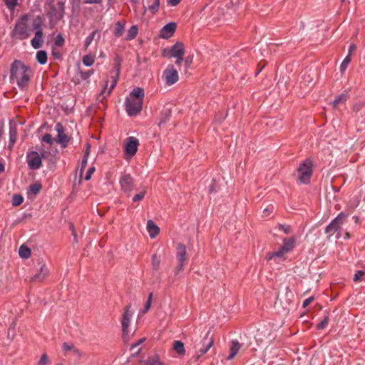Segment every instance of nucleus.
<instances>
[{"mask_svg": "<svg viewBox=\"0 0 365 365\" xmlns=\"http://www.w3.org/2000/svg\"><path fill=\"white\" fill-rule=\"evenodd\" d=\"M10 72L11 81L16 82L21 89H24L28 86L33 76V71L31 68L19 60H16L12 63Z\"/></svg>", "mask_w": 365, "mask_h": 365, "instance_id": "obj_1", "label": "nucleus"}, {"mask_svg": "<svg viewBox=\"0 0 365 365\" xmlns=\"http://www.w3.org/2000/svg\"><path fill=\"white\" fill-rule=\"evenodd\" d=\"M144 91L143 88H135L129 97L126 98L125 108L129 115H135L142 110Z\"/></svg>", "mask_w": 365, "mask_h": 365, "instance_id": "obj_2", "label": "nucleus"}, {"mask_svg": "<svg viewBox=\"0 0 365 365\" xmlns=\"http://www.w3.org/2000/svg\"><path fill=\"white\" fill-rule=\"evenodd\" d=\"M214 339L210 336V331H207L205 336L197 343L195 342L194 348L196 350L195 355L193 358L197 361L202 356L205 354L208 350L213 346Z\"/></svg>", "mask_w": 365, "mask_h": 365, "instance_id": "obj_3", "label": "nucleus"}, {"mask_svg": "<svg viewBox=\"0 0 365 365\" xmlns=\"http://www.w3.org/2000/svg\"><path fill=\"white\" fill-rule=\"evenodd\" d=\"M312 162L309 159L304 161L298 168V180L304 184L309 182L310 177L312 175Z\"/></svg>", "mask_w": 365, "mask_h": 365, "instance_id": "obj_4", "label": "nucleus"}, {"mask_svg": "<svg viewBox=\"0 0 365 365\" xmlns=\"http://www.w3.org/2000/svg\"><path fill=\"white\" fill-rule=\"evenodd\" d=\"M27 19L26 16H22L14 27V36L19 39H26L30 36V31L26 24Z\"/></svg>", "mask_w": 365, "mask_h": 365, "instance_id": "obj_5", "label": "nucleus"}, {"mask_svg": "<svg viewBox=\"0 0 365 365\" xmlns=\"http://www.w3.org/2000/svg\"><path fill=\"white\" fill-rule=\"evenodd\" d=\"M121 190L130 196L134 189V180L130 174H123L119 180Z\"/></svg>", "mask_w": 365, "mask_h": 365, "instance_id": "obj_6", "label": "nucleus"}, {"mask_svg": "<svg viewBox=\"0 0 365 365\" xmlns=\"http://www.w3.org/2000/svg\"><path fill=\"white\" fill-rule=\"evenodd\" d=\"M346 216L344 213H340L335 219H334L329 225L326 227V233L329 234V236L333 235L341 226L344 223Z\"/></svg>", "mask_w": 365, "mask_h": 365, "instance_id": "obj_7", "label": "nucleus"}, {"mask_svg": "<svg viewBox=\"0 0 365 365\" xmlns=\"http://www.w3.org/2000/svg\"><path fill=\"white\" fill-rule=\"evenodd\" d=\"M167 85H173L178 81V73L173 65H169L163 74Z\"/></svg>", "mask_w": 365, "mask_h": 365, "instance_id": "obj_8", "label": "nucleus"}, {"mask_svg": "<svg viewBox=\"0 0 365 365\" xmlns=\"http://www.w3.org/2000/svg\"><path fill=\"white\" fill-rule=\"evenodd\" d=\"M176 257L178 262V264L177 267V272L182 271L185 266V262L187 260L186 255V247L184 245L179 243L176 247Z\"/></svg>", "mask_w": 365, "mask_h": 365, "instance_id": "obj_9", "label": "nucleus"}, {"mask_svg": "<svg viewBox=\"0 0 365 365\" xmlns=\"http://www.w3.org/2000/svg\"><path fill=\"white\" fill-rule=\"evenodd\" d=\"M65 3L59 1L56 6H49L48 15L51 21H57L62 18L64 13Z\"/></svg>", "mask_w": 365, "mask_h": 365, "instance_id": "obj_10", "label": "nucleus"}, {"mask_svg": "<svg viewBox=\"0 0 365 365\" xmlns=\"http://www.w3.org/2000/svg\"><path fill=\"white\" fill-rule=\"evenodd\" d=\"M55 130L57 132V138L56 141L63 147H66L68 143V138L65 133V128L61 123H56Z\"/></svg>", "mask_w": 365, "mask_h": 365, "instance_id": "obj_11", "label": "nucleus"}, {"mask_svg": "<svg viewBox=\"0 0 365 365\" xmlns=\"http://www.w3.org/2000/svg\"><path fill=\"white\" fill-rule=\"evenodd\" d=\"M27 162L31 169L37 170L41 165V157L37 152L32 151L27 155Z\"/></svg>", "mask_w": 365, "mask_h": 365, "instance_id": "obj_12", "label": "nucleus"}, {"mask_svg": "<svg viewBox=\"0 0 365 365\" xmlns=\"http://www.w3.org/2000/svg\"><path fill=\"white\" fill-rule=\"evenodd\" d=\"M127 140V143L125 146V152L126 154L132 157L136 153L138 150V146L139 144L138 140L134 137H129L128 138Z\"/></svg>", "mask_w": 365, "mask_h": 365, "instance_id": "obj_13", "label": "nucleus"}, {"mask_svg": "<svg viewBox=\"0 0 365 365\" xmlns=\"http://www.w3.org/2000/svg\"><path fill=\"white\" fill-rule=\"evenodd\" d=\"M175 30H176V24L173 23V22L169 23L162 28V29L160 30V36L162 38H165V39L169 38L170 37H171L173 35Z\"/></svg>", "mask_w": 365, "mask_h": 365, "instance_id": "obj_14", "label": "nucleus"}, {"mask_svg": "<svg viewBox=\"0 0 365 365\" xmlns=\"http://www.w3.org/2000/svg\"><path fill=\"white\" fill-rule=\"evenodd\" d=\"M130 306L128 305L125 307V311L123 314L122 318V329L123 334H126L128 332V327L130 322V319L132 317L131 313L129 311Z\"/></svg>", "mask_w": 365, "mask_h": 365, "instance_id": "obj_15", "label": "nucleus"}, {"mask_svg": "<svg viewBox=\"0 0 365 365\" xmlns=\"http://www.w3.org/2000/svg\"><path fill=\"white\" fill-rule=\"evenodd\" d=\"M170 53L172 57L183 56L185 53L184 44L181 42H177L172 46Z\"/></svg>", "mask_w": 365, "mask_h": 365, "instance_id": "obj_16", "label": "nucleus"}, {"mask_svg": "<svg viewBox=\"0 0 365 365\" xmlns=\"http://www.w3.org/2000/svg\"><path fill=\"white\" fill-rule=\"evenodd\" d=\"M43 38V32L41 30L36 31L35 32V36L31 39V46L35 48L38 49L41 47Z\"/></svg>", "mask_w": 365, "mask_h": 365, "instance_id": "obj_17", "label": "nucleus"}, {"mask_svg": "<svg viewBox=\"0 0 365 365\" xmlns=\"http://www.w3.org/2000/svg\"><path fill=\"white\" fill-rule=\"evenodd\" d=\"M48 270L45 264H41L38 272L31 278L33 281H42L47 276Z\"/></svg>", "mask_w": 365, "mask_h": 365, "instance_id": "obj_18", "label": "nucleus"}, {"mask_svg": "<svg viewBox=\"0 0 365 365\" xmlns=\"http://www.w3.org/2000/svg\"><path fill=\"white\" fill-rule=\"evenodd\" d=\"M348 99V93L347 92H344L343 93L340 94L339 96H338L335 99L334 101H333L331 103V105L332 106V107L336 109L339 106L344 104Z\"/></svg>", "mask_w": 365, "mask_h": 365, "instance_id": "obj_19", "label": "nucleus"}, {"mask_svg": "<svg viewBox=\"0 0 365 365\" xmlns=\"http://www.w3.org/2000/svg\"><path fill=\"white\" fill-rule=\"evenodd\" d=\"M295 237L284 238L283 240V245L282 249L286 252H289L294 247L295 245Z\"/></svg>", "mask_w": 365, "mask_h": 365, "instance_id": "obj_20", "label": "nucleus"}, {"mask_svg": "<svg viewBox=\"0 0 365 365\" xmlns=\"http://www.w3.org/2000/svg\"><path fill=\"white\" fill-rule=\"evenodd\" d=\"M147 230L151 238L155 237L160 232L159 227L150 220L147 222Z\"/></svg>", "mask_w": 365, "mask_h": 365, "instance_id": "obj_21", "label": "nucleus"}, {"mask_svg": "<svg viewBox=\"0 0 365 365\" xmlns=\"http://www.w3.org/2000/svg\"><path fill=\"white\" fill-rule=\"evenodd\" d=\"M241 348V344L237 340L232 341V345L230 348V354L227 356L228 360L232 359Z\"/></svg>", "mask_w": 365, "mask_h": 365, "instance_id": "obj_22", "label": "nucleus"}, {"mask_svg": "<svg viewBox=\"0 0 365 365\" xmlns=\"http://www.w3.org/2000/svg\"><path fill=\"white\" fill-rule=\"evenodd\" d=\"M173 349L180 356H183L185 353L184 344L180 341L175 340L173 341Z\"/></svg>", "mask_w": 365, "mask_h": 365, "instance_id": "obj_23", "label": "nucleus"}, {"mask_svg": "<svg viewBox=\"0 0 365 365\" xmlns=\"http://www.w3.org/2000/svg\"><path fill=\"white\" fill-rule=\"evenodd\" d=\"M70 356L73 358L75 364H77L82 356V353L78 349L70 346Z\"/></svg>", "mask_w": 365, "mask_h": 365, "instance_id": "obj_24", "label": "nucleus"}, {"mask_svg": "<svg viewBox=\"0 0 365 365\" xmlns=\"http://www.w3.org/2000/svg\"><path fill=\"white\" fill-rule=\"evenodd\" d=\"M31 250L26 245H22L19 250V254L21 258L28 259L31 256Z\"/></svg>", "mask_w": 365, "mask_h": 365, "instance_id": "obj_25", "label": "nucleus"}, {"mask_svg": "<svg viewBox=\"0 0 365 365\" xmlns=\"http://www.w3.org/2000/svg\"><path fill=\"white\" fill-rule=\"evenodd\" d=\"M115 76L112 77L113 78V82L110 85V87L109 88V91L108 92V95H109L112 90L115 88L116 83H117V81H118V76H119V73H120V64L119 63H116V66H115Z\"/></svg>", "mask_w": 365, "mask_h": 365, "instance_id": "obj_26", "label": "nucleus"}, {"mask_svg": "<svg viewBox=\"0 0 365 365\" xmlns=\"http://www.w3.org/2000/svg\"><path fill=\"white\" fill-rule=\"evenodd\" d=\"M16 320H14L10 325L8 329L7 338L10 340H14L16 336Z\"/></svg>", "mask_w": 365, "mask_h": 365, "instance_id": "obj_27", "label": "nucleus"}, {"mask_svg": "<svg viewBox=\"0 0 365 365\" xmlns=\"http://www.w3.org/2000/svg\"><path fill=\"white\" fill-rule=\"evenodd\" d=\"M36 59L40 64H45L47 61V53L46 51L41 50L36 53Z\"/></svg>", "mask_w": 365, "mask_h": 365, "instance_id": "obj_28", "label": "nucleus"}, {"mask_svg": "<svg viewBox=\"0 0 365 365\" xmlns=\"http://www.w3.org/2000/svg\"><path fill=\"white\" fill-rule=\"evenodd\" d=\"M16 129L15 127L11 126L9 130V140H10V145L9 147L11 148V146L14 145V143L16 142Z\"/></svg>", "mask_w": 365, "mask_h": 365, "instance_id": "obj_29", "label": "nucleus"}, {"mask_svg": "<svg viewBox=\"0 0 365 365\" xmlns=\"http://www.w3.org/2000/svg\"><path fill=\"white\" fill-rule=\"evenodd\" d=\"M125 29V24L118 21L115 26V35L118 37L121 36Z\"/></svg>", "mask_w": 365, "mask_h": 365, "instance_id": "obj_30", "label": "nucleus"}, {"mask_svg": "<svg viewBox=\"0 0 365 365\" xmlns=\"http://www.w3.org/2000/svg\"><path fill=\"white\" fill-rule=\"evenodd\" d=\"M171 115V111L169 109H166L163 111V113L161 115L159 125H161L163 123H165L166 121L170 118Z\"/></svg>", "mask_w": 365, "mask_h": 365, "instance_id": "obj_31", "label": "nucleus"}, {"mask_svg": "<svg viewBox=\"0 0 365 365\" xmlns=\"http://www.w3.org/2000/svg\"><path fill=\"white\" fill-rule=\"evenodd\" d=\"M41 188V185L39 183H34L29 187V192L32 193L34 195H37Z\"/></svg>", "mask_w": 365, "mask_h": 365, "instance_id": "obj_32", "label": "nucleus"}, {"mask_svg": "<svg viewBox=\"0 0 365 365\" xmlns=\"http://www.w3.org/2000/svg\"><path fill=\"white\" fill-rule=\"evenodd\" d=\"M138 34V27L136 26H132L128 31L127 39H133Z\"/></svg>", "mask_w": 365, "mask_h": 365, "instance_id": "obj_33", "label": "nucleus"}, {"mask_svg": "<svg viewBox=\"0 0 365 365\" xmlns=\"http://www.w3.org/2000/svg\"><path fill=\"white\" fill-rule=\"evenodd\" d=\"M94 58L95 57L93 55H86L83 57V63L86 66H90L93 63Z\"/></svg>", "mask_w": 365, "mask_h": 365, "instance_id": "obj_34", "label": "nucleus"}, {"mask_svg": "<svg viewBox=\"0 0 365 365\" xmlns=\"http://www.w3.org/2000/svg\"><path fill=\"white\" fill-rule=\"evenodd\" d=\"M146 192H147L146 189L145 187H143L139 193L135 195L133 197V199H132L133 202H137L142 200L144 198Z\"/></svg>", "mask_w": 365, "mask_h": 365, "instance_id": "obj_35", "label": "nucleus"}, {"mask_svg": "<svg viewBox=\"0 0 365 365\" xmlns=\"http://www.w3.org/2000/svg\"><path fill=\"white\" fill-rule=\"evenodd\" d=\"M351 57L350 55H347V56L342 61L341 66H340V71L341 73H344L345 70L346 69L349 63L351 62Z\"/></svg>", "mask_w": 365, "mask_h": 365, "instance_id": "obj_36", "label": "nucleus"}, {"mask_svg": "<svg viewBox=\"0 0 365 365\" xmlns=\"http://www.w3.org/2000/svg\"><path fill=\"white\" fill-rule=\"evenodd\" d=\"M24 201V198L20 195H14L12 198V205L14 206L20 205Z\"/></svg>", "mask_w": 365, "mask_h": 365, "instance_id": "obj_37", "label": "nucleus"}, {"mask_svg": "<svg viewBox=\"0 0 365 365\" xmlns=\"http://www.w3.org/2000/svg\"><path fill=\"white\" fill-rule=\"evenodd\" d=\"M329 322V318L328 316H325L323 320H322L317 325V329H324L328 324Z\"/></svg>", "mask_w": 365, "mask_h": 365, "instance_id": "obj_38", "label": "nucleus"}, {"mask_svg": "<svg viewBox=\"0 0 365 365\" xmlns=\"http://www.w3.org/2000/svg\"><path fill=\"white\" fill-rule=\"evenodd\" d=\"M160 263V257L157 256V255H153L152 256V264L154 269H158Z\"/></svg>", "mask_w": 365, "mask_h": 365, "instance_id": "obj_39", "label": "nucleus"}, {"mask_svg": "<svg viewBox=\"0 0 365 365\" xmlns=\"http://www.w3.org/2000/svg\"><path fill=\"white\" fill-rule=\"evenodd\" d=\"M87 165V157L85 155L81 161L80 167L78 168L77 171L79 172L80 177L82 176L83 172Z\"/></svg>", "mask_w": 365, "mask_h": 365, "instance_id": "obj_40", "label": "nucleus"}, {"mask_svg": "<svg viewBox=\"0 0 365 365\" xmlns=\"http://www.w3.org/2000/svg\"><path fill=\"white\" fill-rule=\"evenodd\" d=\"M159 6H160V0H155L153 4L149 6V10L153 14H155L158 11Z\"/></svg>", "mask_w": 365, "mask_h": 365, "instance_id": "obj_41", "label": "nucleus"}, {"mask_svg": "<svg viewBox=\"0 0 365 365\" xmlns=\"http://www.w3.org/2000/svg\"><path fill=\"white\" fill-rule=\"evenodd\" d=\"M96 34V31H93L86 38L85 41V48H87L91 43H92L95 36Z\"/></svg>", "mask_w": 365, "mask_h": 365, "instance_id": "obj_42", "label": "nucleus"}, {"mask_svg": "<svg viewBox=\"0 0 365 365\" xmlns=\"http://www.w3.org/2000/svg\"><path fill=\"white\" fill-rule=\"evenodd\" d=\"M146 365H163L158 358L152 357L148 359Z\"/></svg>", "mask_w": 365, "mask_h": 365, "instance_id": "obj_43", "label": "nucleus"}, {"mask_svg": "<svg viewBox=\"0 0 365 365\" xmlns=\"http://www.w3.org/2000/svg\"><path fill=\"white\" fill-rule=\"evenodd\" d=\"M153 293H150L149 296H148V300L145 304V307H144V309L143 311V313H145L147 312L150 308V305H151V303H152V300H153Z\"/></svg>", "mask_w": 365, "mask_h": 365, "instance_id": "obj_44", "label": "nucleus"}, {"mask_svg": "<svg viewBox=\"0 0 365 365\" xmlns=\"http://www.w3.org/2000/svg\"><path fill=\"white\" fill-rule=\"evenodd\" d=\"M49 362L50 360L48 359V356L46 354H43L40 358L38 362V365H47L49 364Z\"/></svg>", "mask_w": 365, "mask_h": 365, "instance_id": "obj_45", "label": "nucleus"}, {"mask_svg": "<svg viewBox=\"0 0 365 365\" xmlns=\"http://www.w3.org/2000/svg\"><path fill=\"white\" fill-rule=\"evenodd\" d=\"M365 272L362 270L358 271L354 276L353 280L356 282H359L364 276Z\"/></svg>", "mask_w": 365, "mask_h": 365, "instance_id": "obj_46", "label": "nucleus"}, {"mask_svg": "<svg viewBox=\"0 0 365 365\" xmlns=\"http://www.w3.org/2000/svg\"><path fill=\"white\" fill-rule=\"evenodd\" d=\"M81 0H73V12H78L80 9Z\"/></svg>", "mask_w": 365, "mask_h": 365, "instance_id": "obj_47", "label": "nucleus"}, {"mask_svg": "<svg viewBox=\"0 0 365 365\" xmlns=\"http://www.w3.org/2000/svg\"><path fill=\"white\" fill-rule=\"evenodd\" d=\"M275 258L284 259V255L287 254L282 248L278 251L273 252Z\"/></svg>", "mask_w": 365, "mask_h": 365, "instance_id": "obj_48", "label": "nucleus"}, {"mask_svg": "<svg viewBox=\"0 0 365 365\" xmlns=\"http://www.w3.org/2000/svg\"><path fill=\"white\" fill-rule=\"evenodd\" d=\"M4 1L7 7L10 9H13L17 4V0H4Z\"/></svg>", "mask_w": 365, "mask_h": 365, "instance_id": "obj_49", "label": "nucleus"}, {"mask_svg": "<svg viewBox=\"0 0 365 365\" xmlns=\"http://www.w3.org/2000/svg\"><path fill=\"white\" fill-rule=\"evenodd\" d=\"M42 140L43 142H46L47 143H49V144H52L53 142L54 141V140L53 139L51 135L50 134H46L43 136L42 138Z\"/></svg>", "mask_w": 365, "mask_h": 365, "instance_id": "obj_50", "label": "nucleus"}, {"mask_svg": "<svg viewBox=\"0 0 365 365\" xmlns=\"http://www.w3.org/2000/svg\"><path fill=\"white\" fill-rule=\"evenodd\" d=\"M279 229L282 230L285 234H289L291 232V227L289 225H279Z\"/></svg>", "mask_w": 365, "mask_h": 365, "instance_id": "obj_51", "label": "nucleus"}, {"mask_svg": "<svg viewBox=\"0 0 365 365\" xmlns=\"http://www.w3.org/2000/svg\"><path fill=\"white\" fill-rule=\"evenodd\" d=\"M95 172V168L94 167H91L88 171H87V173L85 176V180H88L91 179V175H93V173Z\"/></svg>", "mask_w": 365, "mask_h": 365, "instance_id": "obj_52", "label": "nucleus"}, {"mask_svg": "<svg viewBox=\"0 0 365 365\" xmlns=\"http://www.w3.org/2000/svg\"><path fill=\"white\" fill-rule=\"evenodd\" d=\"M314 299V297H310L306 299L302 304V307L306 308L308 305H309Z\"/></svg>", "mask_w": 365, "mask_h": 365, "instance_id": "obj_53", "label": "nucleus"}, {"mask_svg": "<svg viewBox=\"0 0 365 365\" xmlns=\"http://www.w3.org/2000/svg\"><path fill=\"white\" fill-rule=\"evenodd\" d=\"M33 29L34 30L36 31H38V30H41L42 31V29H41V21H34V24H33Z\"/></svg>", "mask_w": 365, "mask_h": 365, "instance_id": "obj_54", "label": "nucleus"}, {"mask_svg": "<svg viewBox=\"0 0 365 365\" xmlns=\"http://www.w3.org/2000/svg\"><path fill=\"white\" fill-rule=\"evenodd\" d=\"M92 73H93L92 71H88L86 72H81V76L82 79L86 80V79L88 78Z\"/></svg>", "mask_w": 365, "mask_h": 365, "instance_id": "obj_55", "label": "nucleus"}, {"mask_svg": "<svg viewBox=\"0 0 365 365\" xmlns=\"http://www.w3.org/2000/svg\"><path fill=\"white\" fill-rule=\"evenodd\" d=\"M273 210L272 207L264 208L263 210V217H268Z\"/></svg>", "mask_w": 365, "mask_h": 365, "instance_id": "obj_56", "label": "nucleus"}, {"mask_svg": "<svg viewBox=\"0 0 365 365\" xmlns=\"http://www.w3.org/2000/svg\"><path fill=\"white\" fill-rule=\"evenodd\" d=\"M144 339H140V340H138L137 343L133 344L130 346V350L134 351L136 348L138 347L139 345H140L144 341Z\"/></svg>", "mask_w": 365, "mask_h": 365, "instance_id": "obj_57", "label": "nucleus"}, {"mask_svg": "<svg viewBox=\"0 0 365 365\" xmlns=\"http://www.w3.org/2000/svg\"><path fill=\"white\" fill-rule=\"evenodd\" d=\"M63 42H64V39L61 36H58V37L56 40V44L58 46H62Z\"/></svg>", "mask_w": 365, "mask_h": 365, "instance_id": "obj_58", "label": "nucleus"}, {"mask_svg": "<svg viewBox=\"0 0 365 365\" xmlns=\"http://www.w3.org/2000/svg\"><path fill=\"white\" fill-rule=\"evenodd\" d=\"M356 48V46L354 44H351L349 48V53H348V55H350V56H351V53L355 51Z\"/></svg>", "mask_w": 365, "mask_h": 365, "instance_id": "obj_59", "label": "nucleus"}, {"mask_svg": "<svg viewBox=\"0 0 365 365\" xmlns=\"http://www.w3.org/2000/svg\"><path fill=\"white\" fill-rule=\"evenodd\" d=\"M181 0H168V4L173 6H177Z\"/></svg>", "mask_w": 365, "mask_h": 365, "instance_id": "obj_60", "label": "nucleus"}, {"mask_svg": "<svg viewBox=\"0 0 365 365\" xmlns=\"http://www.w3.org/2000/svg\"><path fill=\"white\" fill-rule=\"evenodd\" d=\"M102 0H84L86 4H100Z\"/></svg>", "mask_w": 365, "mask_h": 365, "instance_id": "obj_61", "label": "nucleus"}, {"mask_svg": "<svg viewBox=\"0 0 365 365\" xmlns=\"http://www.w3.org/2000/svg\"><path fill=\"white\" fill-rule=\"evenodd\" d=\"M274 255L273 252H269L266 255V259L267 261L272 260V259H274Z\"/></svg>", "mask_w": 365, "mask_h": 365, "instance_id": "obj_62", "label": "nucleus"}, {"mask_svg": "<svg viewBox=\"0 0 365 365\" xmlns=\"http://www.w3.org/2000/svg\"><path fill=\"white\" fill-rule=\"evenodd\" d=\"M70 231H71L72 232V235H73L74 237V240L77 242L78 240H77V236H76V231L74 230L73 227V225L70 224Z\"/></svg>", "mask_w": 365, "mask_h": 365, "instance_id": "obj_63", "label": "nucleus"}, {"mask_svg": "<svg viewBox=\"0 0 365 365\" xmlns=\"http://www.w3.org/2000/svg\"><path fill=\"white\" fill-rule=\"evenodd\" d=\"M177 58V60L175 61V63L178 65V66H180L182 61H183V58L182 56H180V57H176Z\"/></svg>", "mask_w": 365, "mask_h": 365, "instance_id": "obj_64", "label": "nucleus"}]
</instances>
